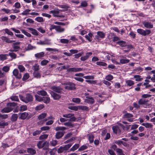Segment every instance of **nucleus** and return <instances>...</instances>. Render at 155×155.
Returning a JSON list of instances; mask_svg holds the SVG:
<instances>
[{
  "label": "nucleus",
  "mask_w": 155,
  "mask_h": 155,
  "mask_svg": "<svg viewBox=\"0 0 155 155\" xmlns=\"http://www.w3.org/2000/svg\"><path fill=\"white\" fill-rule=\"evenodd\" d=\"M65 85L64 88L68 90H73L76 89L75 84L73 83L67 82L64 83Z\"/></svg>",
  "instance_id": "f257e3e1"
},
{
  "label": "nucleus",
  "mask_w": 155,
  "mask_h": 155,
  "mask_svg": "<svg viewBox=\"0 0 155 155\" xmlns=\"http://www.w3.org/2000/svg\"><path fill=\"white\" fill-rule=\"evenodd\" d=\"M137 31L138 33L143 36L148 35L151 33V31L148 29L144 30L141 29H138Z\"/></svg>",
  "instance_id": "f03ea898"
},
{
  "label": "nucleus",
  "mask_w": 155,
  "mask_h": 155,
  "mask_svg": "<svg viewBox=\"0 0 155 155\" xmlns=\"http://www.w3.org/2000/svg\"><path fill=\"white\" fill-rule=\"evenodd\" d=\"M149 101L148 99H140L138 101V104L139 105H145L146 107L145 108H147V107L149 106L150 105V104H149L148 102Z\"/></svg>",
  "instance_id": "7ed1b4c3"
},
{
  "label": "nucleus",
  "mask_w": 155,
  "mask_h": 155,
  "mask_svg": "<svg viewBox=\"0 0 155 155\" xmlns=\"http://www.w3.org/2000/svg\"><path fill=\"white\" fill-rule=\"evenodd\" d=\"M19 114H20V116L19 117V118L22 120H25L27 118V119H29L31 117L30 116H28V113L25 112L22 113H19Z\"/></svg>",
  "instance_id": "20e7f679"
},
{
  "label": "nucleus",
  "mask_w": 155,
  "mask_h": 155,
  "mask_svg": "<svg viewBox=\"0 0 155 155\" xmlns=\"http://www.w3.org/2000/svg\"><path fill=\"white\" fill-rule=\"evenodd\" d=\"M50 93L54 100H59L61 97L60 94H57L53 91H51Z\"/></svg>",
  "instance_id": "39448f33"
},
{
  "label": "nucleus",
  "mask_w": 155,
  "mask_h": 155,
  "mask_svg": "<svg viewBox=\"0 0 155 155\" xmlns=\"http://www.w3.org/2000/svg\"><path fill=\"white\" fill-rule=\"evenodd\" d=\"M83 68H72L67 69V71L68 72H77L82 71L83 70Z\"/></svg>",
  "instance_id": "423d86ee"
},
{
  "label": "nucleus",
  "mask_w": 155,
  "mask_h": 155,
  "mask_svg": "<svg viewBox=\"0 0 155 155\" xmlns=\"http://www.w3.org/2000/svg\"><path fill=\"white\" fill-rule=\"evenodd\" d=\"M33 96L29 93H27L25 95V101L26 103L31 102L33 101Z\"/></svg>",
  "instance_id": "0eeeda50"
},
{
  "label": "nucleus",
  "mask_w": 155,
  "mask_h": 155,
  "mask_svg": "<svg viewBox=\"0 0 155 155\" xmlns=\"http://www.w3.org/2000/svg\"><path fill=\"white\" fill-rule=\"evenodd\" d=\"M51 89L53 90L54 91L59 93H61L62 92V89L60 87L58 86H52Z\"/></svg>",
  "instance_id": "6e6552de"
},
{
  "label": "nucleus",
  "mask_w": 155,
  "mask_h": 155,
  "mask_svg": "<svg viewBox=\"0 0 155 155\" xmlns=\"http://www.w3.org/2000/svg\"><path fill=\"white\" fill-rule=\"evenodd\" d=\"M13 75L16 78L20 79L21 78V75L20 73H19L18 70L17 69H15L13 71Z\"/></svg>",
  "instance_id": "1a4fd4ad"
},
{
  "label": "nucleus",
  "mask_w": 155,
  "mask_h": 155,
  "mask_svg": "<svg viewBox=\"0 0 155 155\" xmlns=\"http://www.w3.org/2000/svg\"><path fill=\"white\" fill-rule=\"evenodd\" d=\"M112 129L113 131V132L117 134V133L120 134L121 132V131L120 130V129L119 127L117 125L113 126L112 127Z\"/></svg>",
  "instance_id": "9d476101"
},
{
  "label": "nucleus",
  "mask_w": 155,
  "mask_h": 155,
  "mask_svg": "<svg viewBox=\"0 0 155 155\" xmlns=\"http://www.w3.org/2000/svg\"><path fill=\"white\" fill-rule=\"evenodd\" d=\"M21 42L17 41L13 43L12 45L13 48L16 51H17L19 49H20V47L18 45H19Z\"/></svg>",
  "instance_id": "9b49d317"
},
{
  "label": "nucleus",
  "mask_w": 155,
  "mask_h": 155,
  "mask_svg": "<svg viewBox=\"0 0 155 155\" xmlns=\"http://www.w3.org/2000/svg\"><path fill=\"white\" fill-rule=\"evenodd\" d=\"M97 35L95 36V37L97 40H99V38H104L105 37V34L102 31L97 32Z\"/></svg>",
  "instance_id": "f8f14e48"
},
{
  "label": "nucleus",
  "mask_w": 155,
  "mask_h": 155,
  "mask_svg": "<svg viewBox=\"0 0 155 155\" xmlns=\"http://www.w3.org/2000/svg\"><path fill=\"white\" fill-rule=\"evenodd\" d=\"M86 98L87 99H86L85 100V102L87 103L90 104H93L94 102V100L92 97H91L87 96Z\"/></svg>",
  "instance_id": "ddd939ff"
},
{
  "label": "nucleus",
  "mask_w": 155,
  "mask_h": 155,
  "mask_svg": "<svg viewBox=\"0 0 155 155\" xmlns=\"http://www.w3.org/2000/svg\"><path fill=\"white\" fill-rule=\"evenodd\" d=\"M122 58H123L120 59L119 65L127 64L130 61V60L127 59L126 57L122 56Z\"/></svg>",
  "instance_id": "4468645a"
},
{
  "label": "nucleus",
  "mask_w": 155,
  "mask_h": 155,
  "mask_svg": "<svg viewBox=\"0 0 155 155\" xmlns=\"http://www.w3.org/2000/svg\"><path fill=\"white\" fill-rule=\"evenodd\" d=\"M143 24L144 25V26L147 28H151L153 27V25L151 22L147 21L143 22Z\"/></svg>",
  "instance_id": "2eb2a0df"
},
{
  "label": "nucleus",
  "mask_w": 155,
  "mask_h": 155,
  "mask_svg": "<svg viewBox=\"0 0 155 155\" xmlns=\"http://www.w3.org/2000/svg\"><path fill=\"white\" fill-rule=\"evenodd\" d=\"M65 132L64 131H59L57 132L55 134V138L57 139L61 138L64 135Z\"/></svg>",
  "instance_id": "dca6fc26"
},
{
  "label": "nucleus",
  "mask_w": 155,
  "mask_h": 155,
  "mask_svg": "<svg viewBox=\"0 0 155 155\" xmlns=\"http://www.w3.org/2000/svg\"><path fill=\"white\" fill-rule=\"evenodd\" d=\"M13 109L12 107H6L2 109L1 112L3 113H8L12 111Z\"/></svg>",
  "instance_id": "f3484780"
},
{
  "label": "nucleus",
  "mask_w": 155,
  "mask_h": 155,
  "mask_svg": "<svg viewBox=\"0 0 155 155\" xmlns=\"http://www.w3.org/2000/svg\"><path fill=\"white\" fill-rule=\"evenodd\" d=\"M117 44L118 45L121 47L127 46V43L125 41L123 40H119L116 42Z\"/></svg>",
  "instance_id": "a211bd4d"
},
{
  "label": "nucleus",
  "mask_w": 155,
  "mask_h": 155,
  "mask_svg": "<svg viewBox=\"0 0 155 155\" xmlns=\"http://www.w3.org/2000/svg\"><path fill=\"white\" fill-rule=\"evenodd\" d=\"M92 54V53L91 52L87 53H86L85 56L81 57V58L80 59L82 61H85L87 60Z\"/></svg>",
  "instance_id": "6ab92c4d"
},
{
  "label": "nucleus",
  "mask_w": 155,
  "mask_h": 155,
  "mask_svg": "<svg viewBox=\"0 0 155 155\" xmlns=\"http://www.w3.org/2000/svg\"><path fill=\"white\" fill-rule=\"evenodd\" d=\"M64 124L70 128H72L77 125V124H74L70 121L64 123Z\"/></svg>",
  "instance_id": "aec40b11"
},
{
  "label": "nucleus",
  "mask_w": 155,
  "mask_h": 155,
  "mask_svg": "<svg viewBox=\"0 0 155 155\" xmlns=\"http://www.w3.org/2000/svg\"><path fill=\"white\" fill-rule=\"evenodd\" d=\"M49 142L47 141H46L44 142V147H43L42 149L41 152L43 151L45 152L46 150L49 149Z\"/></svg>",
  "instance_id": "412c9836"
},
{
  "label": "nucleus",
  "mask_w": 155,
  "mask_h": 155,
  "mask_svg": "<svg viewBox=\"0 0 155 155\" xmlns=\"http://www.w3.org/2000/svg\"><path fill=\"white\" fill-rule=\"evenodd\" d=\"M1 39L3 41H5L6 42L11 43L15 41V40H10L8 38L4 36H2Z\"/></svg>",
  "instance_id": "4be33fe9"
},
{
  "label": "nucleus",
  "mask_w": 155,
  "mask_h": 155,
  "mask_svg": "<svg viewBox=\"0 0 155 155\" xmlns=\"http://www.w3.org/2000/svg\"><path fill=\"white\" fill-rule=\"evenodd\" d=\"M35 57L38 59H41L45 56V53L43 52H41L36 54L35 55Z\"/></svg>",
  "instance_id": "5701e85b"
},
{
  "label": "nucleus",
  "mask_w": 155,
  "mask_h": 155,
  "mask_svg": "<svg viewBox=\"0 0 155 155\" xmlns=\"http://www.w3.org/2000/svg\"><path fill=\"white\" fill-rule=\"evenodd\" d=\"M28 29L31 31V33L33 35L35 36H38V35L39 32L35 29L31 28H29Z\"/></svg>",
  "instance_id": "b1692460"
},
{
  "label": "nucleus",
  "mask_w": 155,
  "mask_h": 155,
  "mask_svg": "<svg viewBox=\"0 0 155 155\" xmlns=\"http://www.w3.org/2000/svg\"><path fill=\"white\" fill-rule=\"evenodd\" d=\"M18 117V116L17 114H14L11 117V120L12 122H15L17 121Z\"/></svg>",
  "instance_id": "393cba45"
},
{
  "label": "nucleus",
  "mask_w": 155,
  "mask_h": 155,
  "mask_svg": "<svg viewBox=\"0 0 155 155\" xmlns=\"http://www.w3.org/2000/svg\"><path fill=\"white\" fill-rule=\"evenodd\" d=\"M8 123L5 122L4 120H2L0 122V128H4L5 126H8Z\"/></svg>",
  "instance_id": "a878e982"
},
{
  "label": "nucleus",
  "mask_w": 155,
  "mask_h": 155,
  "mask_svg": "<svg viewBox=\"0 0 155 155\" xmlns=\"http://www.w3.org/2000/svg\"><path fill=\"white\" fill-rule=\"evenodd\" d=\"M50 101V97H43L42 101L45 103L48 104L49 103Z\"/></svg>",
  "instance_id": "bb28decb"
},
{
  "label": "nucleus",
  "mask_w": 155,
  "mask_h": 155,
  "mask_svg": "<svg viewBox=\"0 0 155 155\" xmlns=\"http://www.w3.org/2000/svg\"><path fill=\"white\" fill-rule=\"evenodd\" d=\"M93 35L91 33H89L87 35H86L85 37L89 41H91Z\"/></svg>",
  "instance_id": "cd10ccee"
},
{
  "label": "nucleus",
  "mask_w": 155,
  "mask_h": 155,
  "mask_svg": "<svg viewBox=\"0 0 155 155\" xmlns=\"http://www.w3.org/2000/svg\"><path fill=\"white\" fill-rule=\"evenodd\" d=\"M27 152L31 155H35L36 153V151L35 150L32 148H28L27 149Z\"/></svg>",
  "instance_id": "c85d7f7f"
},
{
  "label": "nucleus",
  "mask_w": 155,
  "mask_h": 155,
  "mask_svg": "<svg viewBox=\"0 0 155 155\" xmlns=\"http://www.w3.org/2000/svg\"><path fill=\"white\" fill-rule=\"evenodd\" d=\"M18 104L14 102H10L7 103V106L10 107H14L17 106Z\"/></svg>",
  "instance_id": "c756f323"
},
{
  "label": "nucleus",
  "mask_w": 155,
  "mask_h": 155,
  "mask_svg": "<svg viewBox=\"0 0 155 155\" xmlns=\"http://www.w3.org/2000/svg\"><path fill=\"white\" fill-rule=\"evenodd\" d=\"M37 94L39 95L43 96H45L47 95V92L44 90L38 91L37 92Z\"/></svg>",
  "instance_id": "7c9ffc66"
},
{
  "label": "nucleus",
  "mask_w": 155,
  "mask_h": 155,
  "mask_svg": "<svg viewBox=\"0 0 155 155\" xmlns=\"http://www.w3.org/2000/svg\"><path fill=\"white\" fill-rule=\"evenodd\" d=\"M143 126H145L146 128H152L153 125L151 123H143L141 124Z\"/></svg>",
  "instance_id": "2f4dec72"
},
{
  "label": "nucleus",
  "mask_w": 155,
  "mask_h": 155,
  "mask_svg": "<svg viewBox=\"0 0 155 155\" xmlns=\"http://www.w3.org/2000/svg\"><path fill=\"white\" fill-rule=\"evenodd\" d=\"M33 74L34 77L37 78H40L41 77V74L38 71H34Z\"/></svg>",
  "instance_id": "473e14b6"
},
{
  "label": "nucleus",
  "mask_w": 155,
  "mask_h": 155,
  "mask_svg": "<svg viewBox=\"0 0 155 155\" xmlns=\"http://www.w3.org/2000/svg\"><path fill=\"white\" fill-rule=\"evenodd\" d=\"M65 30V29L62 28L60 26L57 25L56 31L58 32H62Z\"/></svg>",
  "instance_id": "72a5a7b5"
},
{
  "label": "nucleus",
  "mask_w": 155,
  "mask_h": 155,
  "mask_svg": "<svg viewBox=\"0 0 155 155\" xmlns=\"http://www.w3.org/2000/svg\"><path fill=\"white\" fill-rule=\"evenodd\" d=\"M126 83L127 86H131L134 84V82L131 80H128L126 81Z\"/></svg>",
  "instance_id": "f704fd0d"
},
{
  "label": "nucleus",
  "mask_w": 155,
  "mask_h": 155,
  "mask_svg": "<svg viewBox=\"0 0 155 155\" xmlns=\"http://www.w3.org/2000/svg\"><path fill=\"white\" fill-rule=\"evenodd\" d=\"M66 129V128L64 127L58 126L55 128V130L56 131L62 130V131H63L65 130Z\"/></svg>",
  "instance_id": "c9c22d12"
},
{
  "label": "nucleus",
  "mask_w": 155,
  "mask_h": 155,
  "mask_svg": "<svg viewBox=\"0 0 155 155\" xmlns=\"http://www.w3.org/2000/svg\"><path fill=\"white\" fill-rule=\"evenodd\" d=\"M7 54L8 56H10L12 59H15L17 58L16 54L14 52H9Z\"/></svg>",
  "instance_id": "e433bc0d"
},
{
  "label": "nucleus",
  "mask_w": 155,
  "mask_h": 155,
  "mask_svg": "<svg viewBox=\"0 0 155 155\" xmlns=\"http://www.w3.org/2000/svg\"><path fill=\"white\" fill-rule=\"evenodd\" d=\"M8 56L7 54H0V60L2 61H4L7 59V57Z\"/></svg>",
  "instance_id": "4c0bfd02"
},
{
  "label": "nucleus",
  "mask_w": 155,
  "mask_h": 155,
  "mask_svg": "<svg viewBox=\"0 0 155 155\" xmlns=\"http://www.w3.org/2000/svg\"><path fill=\"white\" fill-rule=\"evenodd\" d=\"M141 76L139 75H135L134 76V78L135 79V81H141L143 78H141Z\"/></svg>",
  "instance_id": "58836bf2"
},
{
  "label": "nucleus",
  "mask_w": 155,
  "mask_h": 155,
  "mask_svg": "<svg viewBox=\"0 0 155 155\" xmlns=\"http://www.w3.org/2000/svg\"><path fill=\"white\" fill-rule=\"evenodd\" d=\"M116 152L117 153L118 155H125L123 153L122 150L120 148H117L116 150Z\"/></svg>",
  "instance_id": "ea45409f"
},
{
  "label": "nucleus",
  "mask_w": 155,
  "mask_h": 155,
  "mask_svg": "<svg viewBox=\"0 0 155 155\" xmlns=\"http://www.w3.org/2000/svg\"><path fill=\"white\" fill-rule=\"evenodd\" d=\"M46 115L47 114L46 113H42L38 116V118L39 120H42L44 118Z\"/></svg>",
  "instance_id": "a19ab883"
},
{
  "label": "nucleus",
  "mask_w": 155,
  "mask_h": 155,
  "mask_svg": "<svg viewBox=\"0 0 155 155\" xmlns=\"http://www.w3.org/2000/svg\"><path fill=\"white\" fill-rule=\"evenodd\" d=\"M88 140L90 143H92L94 142V135L92 134L88 135Z\"/></svg>",
  "instance_id": "79ce46f5"
},
{
  "label": "nucleus",
  "mask_w": 155,
  "mask_h": 155,
  "mask_svg": "<svg viewBox=\"0 0 155 155\" xmlns=\"http://www.w3.org/2000/svg\"><path fill=\"white\" fill-rule=\"evenodd\" d=\"M79 147V145L78 144H75L70 149V151H74L77 150Z\"/></svg>",
  "instance_id": "37998d69"
},
{
  "label": "nucleus",
  "mask_w": 155,
  "mask_h": 155,
  "mask_svg": "<svg viewBox=\"0 0 155 155\" xmlns=\"http://www.w3.org/2000/svg\"><path fill=\"white\" fill-rule=\"evenodd\" d=\"M133 117V115L129 113H126L123 116V118H130Z\"/></svg>",
  "instance_id": "c03bdc74"
},
{
  "label": "nucleus",
  "mask_w": 155,
  "mask_h": 155,
  "mask_svg": "<svg viewBox=\"0 0 155 155\" xmlns=\"http://www.w3.org/2000/svg\"><path fill=\"white\" fill-rule=\"evenodd\" d=\"M42 141H39L37 144V146L39 149L42 148L44 147V142L42 144Z\"/></svg>",
  "instance_id": "a18cd8bd"
},
{
  "label": "nucleus",
  "mask_w": 155,
  "mask_h": 155,
  "mask_svg": "<svg viewBox=\"0 0 155 155\" xmlns=\"http://www.w3.org/2000/svg\"><path fill=\"white\" fill-rule=\"evenodd\" d=\"M29 77L30 76L29 74L28 73H26L24 75L22 78V80L24 81H25L28 79L29 78Z\"/></svg>",
  "instance_id": "49530a36"
},
{
  "label": "nucleus",
  "mask_w": 155,
  "mask_h": 155,
  "mask_svg": "<svg viewBox=\"0 0 155 155\" xmlns=\"http://www.w3.org/2000/svg\"><path fill=\"white\" fill-rule=\"evenodd\" d=\"M79 109L82 110H88V107L85 106H78Z\"/></svg>",
  "instance_id": "de8ad7c7"
},
{
  "label": "nucleus",
  "mask_w": 155,
  "mask_h": 155,
  "mask_svg": "<svg viewBox=\"0 0 155 155\" xmlns=\"http://www.w3.org/2000/svg\"><path fill=\"white\" fill-rule=\"evenodd\" d=\"M68 108L69 109L77 111L79 109L78 106H70L68 107Z\"/></svg>",
  "instance_id": "09e8293b"
},
{
  "label": "nucleus",
  "mask_w": 155,
  "mask_h": 155,
  "mask_svg": "<svg viewBox=\"0 0 155 155\" xmlns=\"http://www.w3.org/2000/svg\"><path fill=\"white\" fill-rule=\"evenodd\" d=\"M27 107L25 105H22L20 107L19 110L20 111H23L27 110Z\"/></svg>",
  "instance_id": "8fccbe9b"
},
{
  "label": "nucleus",
  "mask_w": 155,
  "mask_h": 155,
  "mask_svg": "<svg viewBox=\"0 0 155 155\" xmlns=\"http://www.w3.org/2000/svg\"><path fill=\"white\" fill-rule=\"evenodd\" d=\"M44 107L45 106L43 104H40L35 107V110H40L44 108Z\"/></svg>",
  "instance_id": "3c124183"
},
{
  "label": "nucleus",
  "mask_w": 155,
  "mask_h": 155,
  "mask_svg": "<svg viewBox=\"0 0 155 155\" xmlns=\"http://www.w3.org/2000/svg\"><path fill=\"white\" fill-rule=\"evenodd\" d=\"M72 101L76 103L79 104L81 102V99L79 98H73L72 99Z\"/></svg>",
  "instance_id": "603ef678"
},
{
  "label": "nucleus",
  "mask_w": 155,
  "mask_h": 155,
  "mask_svg": "<svg viewBox=\"0 0 155 155\" xmlns=\"http://www.w3.org/2000/svg\"><path fill=\"white\" fill-rule=\"evenodd\" d=\"M48 135L47 134L42 135L39 137V139L41 140L46 139L48 138Z\"/></svg>",
  "instance_id": "864d4df0"
},
{
  "label": "nucleus",
  "mask_w": 155,
  "mask_h": 155,
  "mask_svg": "<svg viewBox=\"0 0 155 155\" xmlns=\"http://www.w3.org/2000/svg\"><path fill=\"white\" fill-rule=\"evenodd\" d=\"M64 151L65 150L64 147H61L58 149L57 152L58 153H63Z\"/></svg>",
  "instance_id": "5fc2aeb1"
},
{
  "label": "nucleus",
  "mask_w": 155,
  "mask_h": 155,
  "mask_svg": "<svg viewBox=\"0 0 155 155\" xmlns=\"http://www.w3.org/2000/svg\"><path fill=\"white\" fill-rule=\"evenodd\" d=\"M96 64L98 65L102 66H105L107 65L106 63L102 61L97 62H96Z\"/></svg>",
  "instance_id": "6e6d98bb"
},
{
  "label": "nucleus",
  "mask_w": 155,
  "mask_h": 155,
  "mask_svg": "<svg viewBox=\"0 0 155 155\" xmlns=\"http://www.w3.org/2000/svg\"><path fill=\"white\" fill-rule=\"evenodd\" d=\"M35 20L38 22H42L44 21L43 18L41 17H36Z\"/></svg>",
  "instance_id": "4d7b16f0"
},
{
  "label": "nucleus",
  "mask_w": 155,
  "mask_h": 155,
  "mask_svg": "<svg viewBox=\"0 0 155 155\" xmlns=\"http://www.w3.org/2000/svg\"><path fill=\"white\" fill-rule=\"evenodd\" d=\"M31 10L29 9H26L21 13V15H27L29 14V12Z\"/></svg>",
  "instance_id": "13d9d810"
},
{
  "label": "nucleus",
  "mask_w": 155,
  "mask_h": 155,
  "mask_svg": "<svg viewBox=\"0 0 155 155\" xmlns=\"http://www.w3.org/2000/svg\"><path fill=\"white\" fill-rule=\"evenodd\" d=\"M113 76L110 74L108 75L105 77V79L108 81H110L113 79Z\"/></svg>",
  "instance_id": "bf43d9fd"
},
{
  "label": "nucleus",
  "mask_w": 155,
  "mask_h": 155,
  "mask_svg": "<svg viewBox=\"0 0 155 155\" xmlns=\"http://www.w3.org/2000/svg\"><path fill=\"white\" fill-rule=\"evenodd\" d=\"M18 68L19 69V70L20 72H22L25 71V68L22 65H19L18 66Z\"/></svg>",
  "instance_id": "052dcab7"
},
{
  "label": "nucleus",
  "mask_w": 155,
  "mask_h": 155,
  "mask_svg": "<svg viewBox=\"0 0 155 155\" xmlns=\"http://www.w3.org/2000/svg\"><path fill=\"white\" fill-rule=\"evenodd\" d=\"M60 41L62 43L67 44L69 43V40L66 39H61L60 40Z\"/></svg>",
  "instance_id": "680f3d73"
},
{
  "label": "nucleus",
  "mask_w": 155,
  "mask_h": 155,
  "mask_svg": "<svg viewBox=\"0 0 155 155\" xmlns=\"http://www.w3.org/2000/svg\"><path fill=\"white\" fill-rule=\"evenodd\" d=\"M10 99L13 101H19V99L18 97L16 96H12L10 97Z\"/></svg>",
  "instance_id": "e2e57ef3"
},
{
  "label": "nucleus",
  "mask_w": 155,
  "mask_h": 155,
  "mask_svg": "<svg viewBox=\"0 0 155 155\" xmlns=\"http://www.w3.org/2000/svg\"><path fill=\"white\" fill-rule=\"evenodd\" d=\"M21 31L26 36L29 37H30L31 36V35L30 33L26 31L25 30H21Z\"/></svg>",
  "instance_id": "0e129e2a"
},
{
  "label": "nucleus",
  "mask_w": 155,
  "mask_h": 155,
  "mask_svg": "<svg viewBox=\"0 0 155 155\" xmlns=\"http://www.w3.org/2000/svg\"><path fill=\"white\" fill-rule=\"evenodd\" d=\"M72 146L71 143L65 145L63 147L65 151L68 150Z\"/></svg>",
  "instance_id": "69168bd1"
},
{
  "label": "nucleus",
  "mask_w": 155,
  "mask_h": 155,
  "mask_svg": "<svg viewBox=\"0 0 155 155\" xmlns=\"http://www.w3.org/2000/svg\"><path fill=\"white\" fill-rule=\"evenodd\" d=\"M88 5L87 2L85 1H83L81 3V6L82 7H86Z\"/></svg>",
  "instance_id": "338daca9"
},
{
  "label": "nucleus",
  "mask_w": 155,
  "mask_h": 155,
  "mask_svg": "<svg viewBox=\"0 0 155 155\" xmlns=\"http://www.w3.org/2000/svg\"><path fill=\"white\" fill-rule=\"evenodd\" d=\"M9 70V68L7 66H5L2 68V70L6 72H8Z\"/></svg>",
  "instance_id": "774afa93"
}]
</instances>
